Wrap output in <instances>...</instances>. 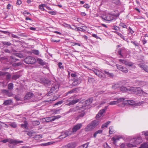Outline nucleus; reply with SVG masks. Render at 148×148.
<instances>
[{
	"label": "nucleus",
	"instance_id": "b1692460",
	"mask_svg": "<svg viewBox=\"0 0 148 148\" xmlns=\"http://www.w3.org/2000/svg\"><path fill=\"white\" fill-rule=\"evenodd\" d=\"M37 61L38 63L42 66H44L45 64V62L43 60L40 58L37 59Z\"/></svg>",
	"mask_w": 148,
	"mask_h": 148
},
{
	"label": "nucleus",
	"instance_id": "338daca9",
	"mask_svg": "<svg viewBox=\"0 0 148 148\" xmlns=\"http://www.w3.org/2000/svg\"><path fill=\"white\" fill-rule=\"evenodd\" d=\"M63 25L66 27H70V28L71 29H73L71 26L66 23H64L63 24Z\"/></svg>",
	"mask_w": 148,
	"mask_h": 148
},
{
	"label": "nucleus",
	"instance_id": "c03bdc74",
	"mask_svg": "<svg viewBox=\"0 0 148 148\" xmlns=\"http://www.w3.org/2000/svg\"><path fill=\"white\" fill-rule=\"evenodd\" d=\"M119 25L120 26L122 27L123 28H127V25H126L124 23H123L121 22L120 23Z\"/></svg>",
	"mask_w": 148,
	"mask_h": 148
},
{
	"label": "nucleus",
	"instance_id": "4d7b16f0",
	"mask_svg": "<svg viewBox=\"0 0 148 148\" xmlns=\"http://www.w3.org/2000/svg\"><path fill=\"white\" fill-rule=\"evenodd\" d=\"M1 91L3 93L6 95L9 91L8 90L3 89Z\"/></svg>",
	"mask_w": 148,
	"mask_h": 148
},
{
	"label": "nucleus",
	"instance_id": "052dcab7",
	"mask_svg": "<svg viewBox=\"0 0 148 148\" xmlns=\"http://www.w3.org/2000/svg\"><path fill=\"white\" fill-rule=\"evenodd\" d=\"M48 12L50 14L52 15H55L56 14V12L53 11H49Z\"/></svg>",
	"mask_w": 148,
	"mask_h": 148
},
{
	"label": "nucleus",
	"instance_id": "e2e57ef3",
	"mask_svg": "<svg viewBox=\"0 0 148 148\" xmlns=\"http://www.w3.org/2000/svg\"><path fill=\"white\" fill-rule=\"evenodd\" d=\"M143 135L145 136H148V131H143L142 132Z\"/></svg>",
	"mask_w": 148,
	"mask_h": 148
},
{
	"label": "nucleus",
	"instance_id": "de8ad7c7",
	"mask_svg": "<svg viewBox=\"0 0 148 148\" xmlns=\"http://www.w3.org/2000/svg\"><path fill=\"white\" fill-rule=\"evenodd\" d=\"M121 52H122V53L123 55L125 54L126 52V50L125 48L124 47H122L121 48Z\"/></svg>",
	"mask_w": 148,
	"mask_h": 148
},
{
	"label": "nucleus",
	"instance_id": "4c0bfd02",
	"mask_svg": "<svg viewBox=\"0 0 148 148\" xmlns=\"http://www.w3.org/2000/svg\"><path fill=\"white\" fill-rule=\"evenodd\" d=\"M132 143H128L127 144V146L129 147H136V146L134 144V142H132Z\"/></svg>",
	"mask_w": 148,
	"mask_h": 148
},
{
	"label": "nucleus",
	"instance_id": "09e8293b",
	"mask_svg": "<svg viewBox=\"0 0 148 148\" xmlns=\"http://www.w3.org/2000/svg\"><path fill=\"white\" fill-rule=\"evenodd\" d=\"M89 144V143H87L86 144L83 145L80 147H82L83 148H86L88 147Z\"/></svg>",
	"mask_w": 148,
	"mask_h": 148
},
{
	"label": "nucleus",
	"instance_id": "3c124183",
	"mask_svg": "<svg viewBox=\"0 0 148 148\" xmlns=\"http://www.w3.org/2000/svg\"><path fill=\"white\" fill-rule=\"evenodd\" d=\"M117 104V102L116 101H111L109 103V104L110 105H114Z\"/></svg>",
	"mask_w": 148,
	"mask_h": 148
},
{
	"label": "nucleus",
	"instance_id": "7ed1b4c3",
	"mask_svg": "<svg viewBox=\"0 0 148 148\" xmlns=\"http://www.w3.org/2000/svg\"><path fill=\"white\" fill-rule=\"evenodd\" d=\"M24 61L25 63L27 64H33L36 62V60L33 57L28 56L24 59Z\"/></svg>",
	"mask_w": 148,
	"mask_h": 148
},
{
	"label": "nucleus",
	"instance_id": "4468645a",
	"mask_svg": "<svg viewBox=\"0 0 148 148\" xmlns=\"http://www.w3.org/2000/svg\"><path fill=\"white\" fill-rule=\"evenodd\" d=\"M117 68L119 70L123 72L124 73H127V69L120 65H116Z\"/></svg>",
	"mask_w": 148,
	"mask_h": 148
},
{
	"label": "nucleus",
	"instance_id": "f704fd0d",
	"mask_svg": "<svg viewBox=\"0 0 148 148\" xmlns=\"http://www.w3.org/2000/svg\"><path fill=\"white\" fill-rule=\"evenodd\" d=\"M72 146L71 143H69L66 145L62 146V148H72Z\"/></svg>",
	"mask_w": 148,
	"mask_h": 148
},
{
	"label": "nucleus",
	"instance_id": "2eb2a0df",
	"mask_svg": "<svg viewBox=\"0 0 148 148\" xmlns=\"http://www.w3.org/2000/svg\"><path fill=\"white\" fill-rule=\"evenodd\" d=\"M79 107L78 106H76L75 107L71 108L69 111L66 112V114H68L71 112L73 113L74 112H77V110L79 109Z\"/></svg>",
	"mask_w": 148,
	"mask_h": 148
},
{
	"label": "nucleus",
	"instance_id": "680f3d73",
	"mask_svg": "<svg viewBox=\"0 0 148 148\" xmlns=\"http://www.w3.org/2000/svg\"><path fill=\"white\" fill-rule=\"evenodd\" d=\"M105 112V110L102 109L100 110V111L99 112V113L101 115H102L103 113Z\"/></svg>",
	"mask_w": 148,
	"mask_h": 148
},
{
	"label": "nucleus",
	"instance_id": "2f4dec72",
	"mask_svg": "<svg viewBox=\"0 0 148 148\" xmlns=\"http://www.w3.org/2000/svg\"><path fill=\"white\" fill-rule=\"evenodd\" d=\"M104 71L105 74L107 75L108 77H112L114 75L113 73H110L108 71H106L105 70Z\"/></svg>",
	"mask_w": 148,
	"mask_h": 148
},
{
	"label": "nucleus",
	"instance_id": "72a5a7b5",
	"mask_svg": "<svg viewBox=\"0 0 148 148\" xmlns=\"http://www.w3.org/2000/svg\"><path fill=\"white\" fill-rule=\"evenodd\" d=\"M139 148H148V144L144 143L142 144Z\"/></svg>",
	"mask_w": 148,
	"mask_h": 148
},
{
	"label": "nucleus",
	"instance_id": "0e129e2a",
	"mask_svg": "<svg viewBox=\"0 0 148 148\" xmlns=\"http://www.w3.org/2000/svg\"><path fill=\"white\" fill-rule=\"evenodd\" d=\"M112 129V127L110 126L109 127V133L110 134H112L113 133V132L111 130Z\"/></svg>",
	"mask_w": 148,
	"mask_h": 148
},
{
	"label": "nucleus",
	"instance_id": "4be33fe9",
	"mask_svg": "<svg viewBox=\"0 0 148 148\" xmlns=\"http://www.w3.org/2000/svg\"><path fill=\"white\" fill-rule=\"evenodd\" d=\"M12 103V101L11 99H8L4 101L3 104L5 106L11 105Z\"/></svg>",
	"mask_w": 148,
	"mask_h": 148
},
{
	"label": "nucleus",
	"instance_id": "f3484780",
	"mask_svg": "<svg viewBox=\"0 0 148 148\" xmlns=\"http://www.w3.org/2000/svg\"><path fill=\"white\" fill-rule=\"evenodd\" d=\"M119 61L129 66H132L133 65V63L132 62L126 61L125 60L120 59Z\"/></svg>",
	"mask_w": 148,
	"mask_h": 148
},
{
	"label": "nucleus",
	"instance_id": "a878e982",
	"mask_svg": "<svg viewBox=\"0 0 148 148\" xmlns=\"http://www.w3.org/2000/svg\"><path fill=\"white\" fill-rule=\"evenodd\" d=\"M114 32L116 34L119 36H120L121 38L123 39V40L125 41H127V38H125L124 36L121 33H120L117 32Z\"/></svg>",
	"mask_w": 148,
	"mask_h": 148
},
{
	"label": "nucleus",
	"instance_id": "6e6552de",
	"mask_svg": "<svg viewBox=\"0 0 148 148\" xmlns=\"http://www.w3.org/2000/svg\"><path fill=\"white\" fill-rule=\"evenodd\" d=\"M131 143L133 142L134 144L136 146L137 145L142 143V140L141 137L140 136H138L134 138L131 140Z\"/></svg>",
	"mask_w": 148,
	"mask_h": 148
},
{
	"label": "nucleus",
	"instance_id": "cd10ccee",
	"mask_svg": "<svg viewBox=\"0 0 148 148\" xmlns=\"http://www.w3.org/2000/svg\"><path fill=\"white\" fill-rule=\"evenodd\" d=\"M14 85L12 83H10L8 85V89L10 90H12L13 89Z\"/></svg>",
	"mask_w": 148,
	"mask_h": 148
},
{
	"label": "nucleus",
	"instance_id": "f03ea898",
	"mask_svg": "<svg viewBox=\"0 0 148 148\" xmlns=\"http://www.w3.org/2000/svg\"><path fill=\"white\" fill-rule=\"evenodd\" d=\"M132 90L131 91L134 92L135 94H137L139 96L142 95H147V94L140 87L132 88Z\"/></svg>",
	"mask_w": 148,
	"mask_h": 148
},
{
	"label": "nucleus",
	"instance_id": "dca6fc26",
	"mask_svg": "<svg viewBox=\"0 0 148 148\" xmlns=\"http://www.w3.org/2000/svg\"><path fill=\"white\" fill-rule=\"evenodd\" d=\"M138 66L139 67H140L142 70L148 73V66L144 65L143 64H139Z\"/></svg>",
	"mask_w": 148,
	"mask_h": 148
},
{
	"label": "nucleus",
	"instance_id": "c756f323",
	"mask_svg": "<svg viewBox=\"0 0 148 148\" xmlns=\"http://www.w3.org/2000/svg\"><path fill=\"white\" fill-rule=\"evenodd\" d=\"M131 42L133 44L135 47H137L138 48L139 47V43H138L136 41H131Z\"/></svg>",
	"mask_w": 148,
	"mask_h": 148
},
{
	"label": "nucleus",
	"instance_id": "bf43d9fd",
	"mask_svg": "<svg viewBox=\"0 0 148 148\" xmlns=\"http://www.w3.org/2000/svg\"><path fill=\"white\" fill-rule=\"evenodd\" d=\"M58 66L60 69H63L64 66H62V62H60L58 64Z\"/></svg>",
	"mask_w": 148,
	"mask_h": 148
},
{
	"label": "nucleus",
	"instance_id": "20e7f679",
	"mask_svg": "<svg viewBox=\"0 0 148 148\" xmlns=\"http://www.w3.org/2000/svg\"><path fill=\"white\" fill-rule=\"evenodd\" d=\"M60 117L61 116L60 115H57L43 118L42 119V120L44 122H49L54 121L56 119H58L60 118Z\"/></svg>",
	"mask_w": 148,
	"mask_h": 148
},
{
	"label": "nucleus",
	"instance_id": "13d9d810",
	"mask_svg": "<svg viewBox=\"0 0 148 148\" xmlns=\"http://www.w3.org/2000/svg\"><path fill=\"white\" fill-rule=\"evenodd\" d=\"M73 93H76L78 92L79 90L78 88H75L72 90Z\"/></svg>",
	"mask_w": 148,
	"mask_h": 148
},
{
	"label": "nucleus",
	"instance_id": "c85d7f7f",
	"mask_svg": "<svg viewBox=\"0 0 148 148\" xmlns=\"http://www.w3.org/2000/svg\"><path fill=\"white\" fill-rule=\"evenodd\" d=\"M79 101V99H75L73 100H72V101H70V100H69V99L68 100V101H70V103H71V105H73L76 103H77Z\"/></svg>",
	"mask_w": 148,
	"mask_h": 148
},
{
	"label": "nucleus",
	"instance_id": "bb28decb",
	"mask_svg": "<svg viewBox=\"0 0 148 148\" xmlns=\"http://www.w3.org/2000/svg\"><path fill=\"white\" fill-rule=\"evenodd\" d=\"M92 98H90L85 101V103L87 105H89L92 103Z\"/></svg>",
	"mask_w": 148,
	"mask_h": 148
},
{
	"label": "nucleus",
	"instance_id": "864d4df0",
	"mask_svg": "<svg viewBox=\"0 0 148 148\" xmlns=\"http://www.w3.org/2000/svg\"><path fill=\"white\" fill-rule=\"evenodd\" d=\"M33 53L36 55H38L39 53L38 50H34L33 51Z\"/></svg>",
	"mask_w": 148,
	"mask_h": 148
},
{
	"label": "nucleus",
	"instance_id": "7c9ffc66",
	"mask_svg": "<svg viewBox=\"0 0 148 148\" xmlns=\"http://www.w3.org/2000/svg\"><path fill=\"white\" fill-rule=\"evenodd\" d=\"M21 75L18 74H16L13 75L12 76V79L14 80H16L17 79L19 78Z\"/></svg>",
	"mask_w": 148,
	"mask_h": 148
},
{
	"label": "nucleus",
	"instance_id": "5fc2aeb1",
	"mask_svg": "<svg viewBox=\"0 0 148 148\" xmlns=\"http://www.w3.org/2000/svg\"><path fill=\"white\" fill-rule=\"evenodd\" d=\"M128 31L129 32V33H130L131 34H132L134 32L131 28L130 27H129V29H128Z\"/></svg>",
	"mask_w": 148,
	"mask_h": 148
},
{
	"label": "nucleus",
	"instance_id": "5701e85b",
	"mask_svg": "<svg viewBox=\"0 0 148 148\" xmlns=\"http://www.w3.org/2000/svg\"><path fill=\"white\" fill-rule=\"evenodd\" d=\"M28 125L27 121H24V123L22 124L21 125V126L22 128H24L25 129H27L28 127L27 126Z\"/></svg>",
	"mask_w": 148,
	"mask_h": 148
},
{
	"label": "nucleus",
	"instance_id": "412c9836",
	"mask_svg": "<svg viewBox=\"0 0 148 148\" xmlns=\"http://www.w3.org/2000/svg\"><path fill=\"white\" fill-rule=\"evenodd\" d=\"M80 83V82L79 81L78 79H75L72 84V86H75L79 84Z\"/></svg>",
	"mask_w": 148,
	"mask_h": 148
},
{
	"label": "nucleus",
	"instance_id": "774afa93",
	"mask_svg": "<svg viewBox=\"0 0 148 148\" xmlns=\"http://www.w3.org/2000/svg\"><path fill=\"white\" fill-rule=\"evenodd\" d=\"M50 144L49 143H42L40 145L42 146H47L48 145H49Z\"/></svg>",
	"mask_w": 148,
	"mask_h": 148
},
{
	"label": "nucleus",
	"instance_id": "a19ab883",
	"mask_svg": "<svg viewBox=\"0 0 148 148\" xmlns=\"http://www.w3.org/2000/svg\"><path fill=\"white\" fill-rule=\"evenodd\" d=\"M125 99L123 97H121L119 99H117V100L116 101L117 102V104L123 102V101H125Z\"/></svg>",
	"mask_w": 148,
	"mask_h": 148
},
{
	"label": "nucleus",
	"instance_id": "a211bd4d",
	"mask_svg": "<svg viewBox=\"0 0 148 148\" xmlns=\"http://www.w3.org/2000/svg\"><path fill=\"white\" fill-rule=\"evenodd\" d=\"M132 88H127L126 87L124 86H121L120 89L121 91L124 92H128L131 91L132 89Z\"/></svg>",
	"mask_w": 148,
	"mask_h": 148
},
{
	"label": "nucleus",
	"instance_id": "603ef678",
	"mask_svg": "<svg viewBox=\"0 0 148 148\" xmlns=\"http://www.w3.org/2000/svg\"><path fill=\"white\" fill-rule=\"evenodd\" d=\"M7 73H8L4 72L2 71H0V76H4Z\"/></svg>",
	"mask_w": 148,
	"mask_h": 148
},
{
	"label": "nucleus",
	"instance_id": "8fccbe9b",
	"mask_svg": "<svg viewBox=\"0 0 148 148\" xmlns=\"http://www.w3.org/2000/svg\"><path fill=\"white\" fill-rule=\"evenodd\" d=\"M125 101H127L128 103L130 105H133L134 104V101L133 100H125Z\"/></svg>",
	"mask_w": 148,
	"mask_h": 148
},
{
	"label": "nucleus",
	"instance_id": "58836bf2",
	"mask_svg": "<svg viewBox=\"0 0 148 148\" xmlns=\"http://www.w3.org/2000/svg\"><path fill=\"white\" fill-rule=\"evenodd\" d=\"M7 74L5 75L6 76V79L7 81H9L11 77V75L10 74H9V73H7Z\"/></svg>",
	"mask_w": 148,
	"mask_h": 148
},
{
	"label": "nucleus",
	"instance_id": "1a4fd4ad",
	"mask_svg": "<svg viewBox=\"0 0 148 148\" xmlns=\"http://www.w3.org/2000/svg\"><path fill=\"white\" fill-rule=\"evenodd\" d=\"M94 73L99 77L104 79L106 78V77L105 74L102 72L97 69H94L93 70Z\"/></svg>",
	"mask_w": 148,
	"mask_h": 148
},
{
	"label": "nucleus",
	"instance_id": "6ab92c4d",
	"mask_svg": "<svg viewBox=\"0 0 148 148\" xmlns=\"http://www.w3.org/2000/svg\"><path fill=\"white\" fill-rule=\"evenodd\" d=\"M34 96V94L32 92H28L27 93L25 96V98L27 99H29L33 97Z\"/></svg>",
	"mask_w": 148,
	"mask_h": 148
},
{
	"label": "nucleus",
	"instance_id": "f257e3e1",
	"mask_svg": "<svg viewBox=\"0 0 148 148\" xmlns=\"http://www.w3.org/2000/svg\"><path fill=\"white\" fill-rule=\"evenodd\" d=\"M99 122L98 121L94 120L87 125L86 128V130L88 131L91 130L97 126L99 124Z\"/></svg>",
	"mask_w": 148,
	"mask_h": 148
},
{
	"label": "nucleus",
	"instance_id": "9b49d317",
	"mask_svg": "<svg viewBox=\"0 0 148 148\" xmlns=\"http://www.w3.org/2000/svg\"><path fill=\"white\" fill-rule=\"evenodd\" d=\"M102 18L106 21H111L113 19V17L110 14H107L103 16Z\"/></svg>",
	"mask_w": 148,
	"mask_h": 148
},
{
	"label": "nucleus",
	"instance_id": "423d86ee",
	"mask_svg": "<svg viewBox=\"0 0 148 148\" xmlns=\"http://www.w3.org/2000/svg\"><path fill=\"white\" fill-rule=\"evenodd\" d=\"M23 143V141L22 140H13L11 139L9 141V143L10 144L9 145V146L10 148H14L15 145Z\"/></svg>",
	"mask_w": 148,
	"mask_h": 148
},
{
	"label": "nucleus",
	"instance_id": "473e14b6",
	"mask_svg": "<svg viewBox=\"0 0 148 148\" xmlns=\"http://www.w3.org/2000/svg\"><path fill=\"white\" fill-rule=\"evenodd\" d=\"M42 137V136L41 135H36L34 137V139L38 140H40Z\"/></svg>",
	"mask_w": 148,
	"mask_h": 148
},
{
	"label": "nucleus",
	"instance_id": "0eeeda50",
	"mask_svg": "<svg viewBox=\"0 0 148 148\" xmlns=\"http://www.w3.org/2000/svg\"><path fill=\"white\" fill-rule=\"evenodd\" d=\"M39 82L42 84H43L46 87H49L51 84L50 81L45 78H41L40 79Z\"/></svg>",
	"mask_w": 148,
	"mask_h": 148
},
{
	"label": "nucleus",
	"instance_id": "f8f14e48",
	"mask_svg": "<svg viewBox=\"0 0 148 148\" xmlns=\"http://www.w3.org/2000/svg\"><path fill=\"white\" fill-rule=\"evenodd\" d=\"M82 126L81 123L75 125L72 128V131L73 133L76 132L77 130L80 129Z\"/></svg>",
	"mask_w": 148,
	"mask_h": 148
},
{
	"label": "nucleus",
	"instance_id": "69168bd1",
	"mask_svg": "<svg viewBox=\"0 0 148 148\" xmlns=\"http://www.w3.org/2000/svg\"><path fill=\"white\" fill-rule=\"evenodd\" d=\"M112 29L114 30L117 31V30H119V29L120 28H119V27L116 26H113V27Z\"/></svg>",
	"mask_w": 148,
	"mask_h": 148
},
{
	"label": "nucleus",
	"instance_id": "393cba45",
	"mask_svg": "<svg viewBox=\"0 0 148 148\" xmlns=\"http://www.w3.org/2000/svg\"><path fill=\"white\" fill-rule=\"evenodd\" d=\"M112 2L116 5H120L121 4V2L120 0H111Z\"/></svg>",
	"mask_w": 148,
	"mask_h": 148
},
{
	"label": "nucleus",
	"instance_id": "49530a36",
	"mask_svg": "<svg viewBox=\"0 0 148 148\" xmlns=\"http://www.w3.org/2000/svg\"><path fill=\"white\" fill-rule=\"evenodd\" d=\"M45 6H46L45 4H43L40 5H39V8L41 10H44V7H45Z\"/></svg>",
	"mask_w": 148,
	"mask_h": 148
},
{
	"label": "nucleus",
	"instance_id": "aec40b11",
	"mask_svg": "<svg viewBox=\"0 0 148 148\" xmlns=\"http://www.w3.org/2000/svg\"><path fill=\"white\" fill-rule=\"evenodd\" d=\"M73 131H66L64 132L65 136L64 137H62V138H64L67 136L73 134Z\"/></svg>",
	"mask_w": 148,
	"mask_h": 148
},
{
	"label": "nucleus",
	"instance_id": "c9c22d12",
	"mask_svg": "<svg viewBox=\"0 0 148 148\" xmlns=\"http://www.w3.org/2000/svg\"><path fill=\"white\" fill-rule=\"evenodd\" d=\"M118 54L120 56H119V58H122L123 57V55L122 53V52H121V48L118 49Z\"/></svg>",
	"mask_w": 148,
	"mask_h": 148
},
{
	"label": "nucleus",
	"instance_id": "a18cd8bd",
	"mask_svg": "<svg viewBox=\"0 0 148 148\" xmlns=\"http://www.w3.org/2000/svg\"><path fill=\"white\" fill-rule=\"evenodd\" d=\"M3 44L4 45H7L8 46H10L12 44L10 42L4 41L3 42Z\"/></svg>",
	"mask_w": 148,
	"mask_h": 148
},
{
	"label": "nucleus",
	"instance_id": "6e6d98bb",
	"mask_svg": "<svg viewBox=\"0 0 148 148\" xmlns=\"http://www.w3.org/2000/svg\"><path fill=\"white\" fill-rule=\"evenodd\" d=\"M10 58L11 59L13 60V61L14 62L19 60L18 59L15 58V57H14L13 56H11Z\"/></svg>",
	"mask_w": 148,
	"mask_h": 148
},
{
	"label": "nucleus",
	"instance_id": "9d476101",
	"mask_svg": "<svg viewBox=\"0 0 148 148\" xmlns=\"http://www.w3.org/2000/svg\"><path fill=\"white\" fill-rule=\"evenodd\" d=\"M125 82L123 81L119 82L116 84L113 85L112 87V88L114 90L119 88H120L121 86L125 85Z\"/></svg>",
	"mask_w": 148,
	"mask_h": 148
},
{
	"label": "nucleus",
	"instance_id": "37998d69",
	"mask_svg": "<svg viewBox=\"0 0 148 148\" xmlns=\"http://www.w3.org/2000/svg\"><path fill=\"white\" fill-rule=\"evenodd\" d=\"M9 125L13 128H16L17 127V124L15 122L12 123Z\"/></svg>",
	"mask_w": 148,
	"mask_h": 148
},
{
	"label": "nucleus",
	"instance_id": "ddd939ff",
	"mask_svg": "<svg viewBox=\"0 0 148 148\" xmlns=\"http://www.w3.org/2000/svg\"><path fill=\"white\" fill-rule=\"evenodd\" d=\"M58 88V86L56 85V84H52L50 91L47 94V96H50L51 94L53 92V91L57 89Z\"/></svg>",
	"mask_w": 148,
	"mask_h": 148
},
{
	"label": "nucleus",
	"instance_id": "79ce46f5",
	"mask_svg": "<svg viewBox=\"0 0 148 148\" xmlns=\"http://www.w3.org/2000/svg\"><path fill=\"white\" fill-rule=\"evenodd\" d=\"M75 29L76 31H81L82 32H84L85 31V30L80 27H76Z\"/></svg>",
	"mask_w": 148,
	"mask_h": 148
},
{
	"label": "nucleus",
	"instance_id": "39448f33",
	"mask_svg": "<svg viewBox=\"0 0 148 148\" xmlns=\"http://www.w3.org/2000/svg\"><path fill=\"white\" fill-rule=\"evenodd\" d=\"M83 107H79V108L77 110V116L76 117V119L77 120L80 119L82 118L85 115V112L84 111V109L82 110Z\"/></svg>",
	"mask_w": 148,
	"mask_h": 148
},
{
	"label": "nucleus",
	"instance_id": "ea45409f",
	"mask_svg": "<svg viewBox=\"0 0 148 148\" xmlns=\"http://www.w3.org/2000/svg\"><path fill=\"white\" fill-rule=\"evenodd\" d=\"M110 123V121H108L106 122V123L103 124L101 126L102 128H103L104 127H107L108 125Z\"/></svg>",
	"mask_w": 148,
	"mask_h": 148
},
{
	"label": "nucleus",
	"instance_id": "e433bc0d",
	"mask_svg": "<svg viewBox=\"0 0 148 148\" xmlns=\"http://www.w3.org/2000/svg\"><path fill=\"white\" fill-rule=\"evenodd\" d=\"M32 123L34 125H38L40 124V122L38 121H32Z\"/></svg>",
	"mask_w": 148,
	"mask_h": 148
}]
</instances>
